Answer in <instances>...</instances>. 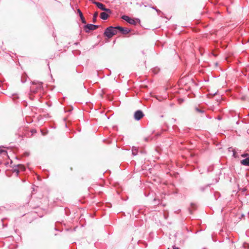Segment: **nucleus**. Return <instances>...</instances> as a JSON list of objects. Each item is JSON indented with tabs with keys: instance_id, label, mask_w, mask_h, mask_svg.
Instances as JSON below:
<instances>
[{
	"instance_id": "obj_6",
	"label": "nucleus",
	"mask_w": 249,
	"mask_h": 249,
	"mask_svg": "<svg viewBox=\"0 0 249 249\" xmlns=\"http://www.w3.org/2000/svg\"><path fill=\"white\" fill-rule=\"evenodd\" d=\"M143 116L142 112L141 110L137 111L134 114L135 119L137 120H140Z\"/></svg>"
},
{
	"instance_id": "obj_1",
	"label": "nucleus",
	"mask_w": 249,
	"mask_h": 249,
	"mask_svg": "<svg viewBox=\"0 0 249 249\" xmlns=\"http://www.w3.org/2000/svg\"><path fill=\"white\" fill-rule=\"evenodd\" d=\"M117 33V27H109L106 29L105 31V35L108 38L111 37Z\"/></svg>"
},
{
	"instance_id": "obj_17",
	"label": "nucleus",
	"mask_w": 249,
	"mask_h": 249,
	"mask_svg": "<svg viewBox=\"0 0 249 249\" xmlns=\"http://www.w3.org/2000/svg\"><path fill=\"white\" fill-rule=\"evenodd\" d=\"M71 110V109H69L68 112H69V111H70Z\"/></svg>"
},
{
	"instance_id": "obj_16",
	"label": "nucleus",
	"mask_w": 249,
	"mask_h": 249,
	"mask_svg": "<svg viewBox=\"0 0 249 249\" xmlns=\"http://www.w3.org/2000/svg\"><path fill=\"white\" fill-rule=\"evenodd\" d=\"M40 86H41V84H39L38 85V86L37 88H38V87H39V88H40Z\"/></svg>"
},
{
	"instance_id": "obj_9",
	"label": "nucleus",
	"mask_w": 249,
	"mask_h": 249,
	"mask_svg": "<svg viewBox=\"0 0 249 249\" xmlns=\"http://www.w3.org/2000/svg\"><path fill=\"white\" fill-rule=\"evenodd\" d=\"M132 152L133 155H136L138 153V149H137V148L134 147H132Z\"/></svg>"
},
{
	"instance_id": "obj_3",
	"label": "nucleus",
	"mask_w": 249,
	"mask_h": 249,
	"mask_svg": "<svg viewBox=\"0 0 249 249\" xmlns=\"http://www.w3.org/2000/svg\"><path fill=\"white\" fill-rule=\"evenodd\" d=\"M94 3L98 7V8H99L101 10L105 11H106V12H107L108 13H111V11H110V9L106 8L105 7V5H104L102 3L95 1V2H94Z\"/></svg>"
},
{
	"instance_id": "obj_2",
	"label": "nucleus",
	"mask_w": 249,
	"mask_h": 249,
	"mask_svg": "<svg viewBox=\"0 0 249 249\" xmlns=\"http://www.w3.org/2000/svg\"><path fill=\"white\" fill-rule=\"evenodd\" d=\"M98 28V26L92 24H88L84 26V30L86 33H89L90 31H93Z\"/></svg>"
},
{
	"instance_id": "obj_5",
	"label": "nucleus",
	"mask_w": 249,
	"mask_h": 249,
	"mask_svg": "<svg viewBox=\"0 0 249 249\" xmlns=\"http://www.w3.org/2000/svg\"><path fill=\"white\" fill-rule=\"evenodd\" d=\"M122 18L124 20H125L126 21H127L128 23L131 24H135V21L134 20V19L130 18V17H129L128 16H123L122 17Z\"/></svg>"
},
{
	"instance_id": "obj_15",
	"label": "nucleus",
	"mask_w": 249,
	"mask_h": 249,
	"mask_svg": "<svg viewBox=\"0 0 249 249\" xmlns=\"http://www.w3.org/2000/svg\"><path fill=\"white\" fill-rule=\"evenodd\" d=\"M247 154H243L242 155V156L243 157H245L247 156Z\"/></svg>"
},
{
	"instance_id": "obj_8",
	"label": "nucleus",
	"mask_w": 249,
	"mask_h": 249,
	"mask_svg": "<svg viewBox=\"0 0 249 249\" xmlns=\"http://www.w3.org/2000/svg\"><path fill=\"white\" fill-rule=\"evenodd\" d=\"M108 15L105 12H102L101 13L100 17L102 19L106 20L108 18Z\"/></svg>"
},
{
	"instance_id": "obj_11",
	"label": "nucleus",
	"mask_w": 249,
	"mask_h": 249,
	"mask_svg": "<svg viewBox=\"0 0 249 249\" xmlns=\"http://www.w3.org/2000/svg\"><path fill=\"white\" fill-rule=\"evenodd\" d=\"M80 18L81 21H82V22L83 23H86V20H85L84 17H83V15H82V16H80Z\"/></svg>"
},
{
	"instance_id": "obj_7",
	"label": "nucleus",
	"mask_w": 249,
	"mask_h": 249,
	"mask_svg": "<svg viewBox=\"0 0 249 249\" xmlns=\"http://www.w3.org/2000/svg\"><path fill=\"white\" fill-rule=\"evenodd\" d=\"M241 163L245 166H249V158L242 160Z\"/></svg>"
},
{
	"instance_id": "obj_4",
	"label": "nucleus",
	"mask_w": 249,
	"mask_h": 249,
	"mask_svg": "<svg viewBox=\"0 0 249 249\" xmlns=\"http://www.w3.org/2000/svg\"><path fill=\"white\" fill-rule=\"evenodd\" d=\"M117 31L119 30L122 34L126 35L129 33L130 31V30L126 28H124L120 26H117Z\"/></svg>"
},
{
	"instance_id": "obj_12",
	"label": "nucleus",
	"mask_w": 249,
	"mask_h": 249,
	"mask_svg": "<svg viewBox=\"0 0 249 249\" xmlns=\"http://www.w3.org/2000/svg\"><path fill=\"white\" fill-rule=\"evenodd\" d=\"M77 13L79 14V17L82 16L83 15L82 13L79 9H77Z\"/></svg>"
},
{
	"instance_id": "obj_10",
	"label": "nucleus",
	"mask_w": 249,
	"mask_h": 249,
	"mask_svg": "<svg viewBox=\"0 0 249 249\" xmlns=\"http://www.w3.org/2000/svg\"><path fill=\"white\" fill-rule=\"evenodd\" d=\"M98 12H95L94 14V15H93V21L94 22H95L96 20V18L97 17H98Z\"/></svg>"
},
{
	"instance_id": "obj_13",
	"label": "nucleus",
	"mask_w": 249,
	"mask_h": 249,
	"mask_svg": "<svg viewBox=\"0 0 249 249\" xmlns=\"http://www.w3.org/2000/svg\"><path fill=\"white\" fill-rule=\"evenodd\" d=\"M1 153H3L5 155L6 154V152L4 150H0V154H1Z\"/></svg>"
},
{
	"instance_id": "obj_14",
	"label": "nucleus",
	"mask_w": 249,
	"mask_h": 249,
	"mask_svg": "<svg viewBox=\"0 0 249 249\" xmlns=\"http://www.w3.org/2000/svg\"><path fill=\"white\" fill-rule=\"evenodd\" d=\"M173 249H179L178 247H177L176 246H173Z\"/></svg>"
}]
</instances>
